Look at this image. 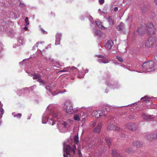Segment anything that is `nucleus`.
<instances>
[{"mask_svg":"<svg viewBox=\"0 0 157 157\" xmlns=\"http://www.w3.org/2000/svg\"><path fill=\"white\" fill-rule=\"evenodd\" d=\"M55 106L53 104H50L47 107L46 110L43 114L42 118V123L46 124L49 117L52 116L54 118L59 119L61 117V114L57 111H54L53 109Z\"/></svg>","mask_w":157,"mask_h":157,"instance_id":"nucleus-1","label":"nucleus"},{"mask_svg":"<svg viewBox=\"0 0 157 157\" xmlns=\"http://www.w3.org/2000/svg\"><path fill=\"white\" fill-rule=\"evenodd\" d=\"M63 145V157H72L75 154L76 149V145H74L71 147L69 145H67L65 149L64 143Z\"/></svg>","mask_w":157,"mask_h":157,"instance_id":"nucleus-2","label":"nucleus"},{"mask_svg":"<svg viewBox=\"0 0 157 157\" xmlns=\"http://www.w3.org/2000/svg\"><path fill=\"white\" fill-rule=\"evenodd\" d=\"M142 67L144 71L150 72L157 67V62L150 61L144 63Z\"/></svg>","mask_w":157,"mask_h":157,"instance_id":"nucleus-3","label":"nucleus"},{"mask_svg":"<svg viewBox=\"0 0 157 157\" xmlns=\"http://www.w3.org/2000/svg\"><path fill=\"white\" fill-rule=\"evenodd\" d=\"M72 121L70 119H68L67 121H58L57 123L58 128L61 132H63L66 128H68L70 126L69 123H71Z\"/></svg>","mask_w":157,"mask_h":157,"instance_id":"nucleus-4","label":"nucleus"},{"mask_svg":"<svg viewBox=\"0 0 157 157\" xmlns=\"http://www.w3.org/2000/svg\"><path fill=\"white\" fill-rule=\"evenodd\" d=\"M63 108L66 110V112L69 114H71L73 112L72 103L70 100H67L65 102Z\"/></svg>","mask_w":157,"mask_h":157,"instance_id":"nucleus-5","label":"nucleus"},{"mask_svg":"<svg viewBox=\"0 0 157 157\" xmlns=\"http://www.w3.org/2000/svg\"><path fill=\"white\" fill-rule=\"evenodd\" d=\"M146 29L148 34L150 35L155 34V29L151 22H149L147 23L146 25Z\"/></svg>","mask_w":157,"mask_h":157,"instance_id":"nucleus-6","label":"nucleus"},{"mask_svg":"<svg viewBox=\"0 0 157 157\" xmlns=\"http://www.w3.org/2000/svg\"><path fill=\"white\" fill-rule=\"evenodd\" d=\"M156 39L154 36H150L146 40L145 45L147 48L151 47L156 41Z\"/></svg>","mask_w":157,"mask_h":157,"instance_id":"nucleus-7","label":"nucleus"},{"mask_svg":"<svg viewBox=\"0 0 157 157\" xmlns=\"http://www.w3.org/2000/svg\"><path fill=\"white\" fill-rule=\"evenodd\" d=\"M25 71L28 73L29 76H31L33 75V79H37V81L43 85H44L46 83V82H45L44 80L40 78L41 77L40 75L39 74H35L33 75L32 74L28 72L26 70H25Z\"/></svg>","mask_w":157,"mask_h":157,"instance_id":"nucleus-8","label":"nucleus"},{"mask_svg":"<svg viewBox=\"0 0 157 157\" xmlns=\"http://www.w3.org/2000/svg\"><path fill=\"white\" fill-rule=\"evenodd\" d=\"M125 125L126 128L133 132L135 131L137 129V124L132 122L128 123Z\"/></svg>","mask_w":157,"mask_h":157,"instance_id":"nucleus-9","label":"nucleus"},{"mask_svg":"<svg viewBox=\"0 0 157 157\" xmlns=\"http://www.w3.org/2000/svg\"><path fill=\"white\" fill-rule=\"evenodd\" d=\"M92 116L97 118L101 116H104L105 117H106L105 114H104L103 112L101 113V112L100 110H94L92 113Z\"/></svg>","mask_w":157,"mask_h":157,"instance_id":"nucleus-10","label":"nucleus"},{"mask_svg":"<svg viewBox=\"0 0 157 157\" xmlns=\"http://www.w3.org/2000/svg\"><path fill=\"white\" fill-rule=\"evenodd\" d=\"M106 84L108 87L113 89H118L120 86V85L118 83L116 82L114 83L112 81L107 82Z\"/></svg>","mask_w":157,"mask_h":157,"instance_id":"nucleus-11","label":"nucleus"},{"mask_svg":"<svg viewBox=\"0 0 157 157\" xmlns=\"http://www.w3.org/2000/svg\"><path fill=\"white\" fill-rule=\"evenodd\" d=\"M157 137L156 133L148 134L145 136V139L150 141L154 140L156 139Z\"/></svg>","mask_w":157,"mask_h":157,"instance_id":"nucleus-12","label":"nucleus"},{"mask_svg":"<svg viewBox=\"0 0 157 157\" xmlns=\"http://www.w3.org/2000/svg\"><path fill=\"white\" fill-rule=\"evenodd\" d=\"M97 56L99 58L98 59V61L100 63H108L109 62L108 59L105 58L104 56H102L101 55H98Z\"/></svg>","mask_w":157,"mask_h":157,"instance_id":"nucleus-13","label":"nucleus"},{"mask_svg":"<svg viewBox=\"0 0 157 157\" xmlns=\"http://www.w3.org/2000/svg\"><path fill=\"white\" fill-rule=\"evenodd\" d=\"M107 130H115L116 131H118L120 130V128L114 124H110L108 126Z\"/></svg>","mask_w":157,"mask_h":157,"instance_id":"nucleus-14","label":"nucleus"},{"mask_svg":"<svg viewBox=\"0 0 157 157\" xmlns=\"http://www.w3.org/2000/svg\"><path fill=\"white\" fill-rule=\"evenodd\" d=\"M62 34L61 33H56V42L55 44L56 45H59L60 44V40H61Z\"/></svg>","mask_w":157,"mask_h":157,"instance_id":"nucleus-15","label":"nucleus"},{"mask_svg":"<svg viewBox=\"0 0 157 157\" xmlns=\"http://www.w3.org/2000/svg\"><path fill=\"white\" fill-rule=\"evenodd\" d=\"M113 45V42L111 40H108L105 45V47L107 49H110Z\"/></svg>","mask_w":157,"mask_h":157,"instance_id":"nucleus-16","label":"nucleus"},{"mask_svg":"<svg viewBox=\"0 0 157 157\" xmlns=\"http://www.w3.org/2000/svg\"><path fill=\"white\" fill-rule=\"evenodd\" d=\"M142 117L144 120L151 119H153L154 117L153 115H148L145 113H143Z\"/></svg>","mask_w":157,"mask_h":157,"instance_id":"nucleus-17","label":"nucleus"},{"mask_svg":"<svg viewBox=\"0 0 157 157\" xmlns=\"http://www.w3.org/2000/svg\"><path fill=\"white\" fill-rule=\"evenodd\" d=\"M101 126V122L99 123L97 127L94 129V132L98 133H99Z\"/></svg>","mask_w":157,"mask_h":157,"instance_id":"nucleus-18","label":"nucleus"},{"mask_svg":"<svg viewBox=\"0 0 157 157\" xmlns=\"http://www.w3.org/2000/svg\"><path fill=\"white\" fill-rule=\"evenodd\" d=\"M146 30V29H145L143 27L141 26L138 28L137 32L139 35H141L144 33Z\"/></svg>","mask_w":157,"mask_h":157,"instance_id":"nucleus-19","label":"nucleus"},{"mask_svg":"<svg viewBox=\"0 0 157 157\" xmlns=\"http://www.w3.org/2000/svg\"><path fill=\"white\" fill-rule=\"evenodd\" d=\"M71 69L73 70L74 69H76L77 71H79V70L77 68L75 67H65L64 68L63 70L60 71V72H66L68 71V69Z\"/></svg>","mask_w":157,"mask_h":157,"instance_id":"nucleus-20","label":"nucleus"},{"mask_svg":"<svg viewBox=\"0 0 157 157\" xmlns=\"http://www.w3.org/2000/svg\"><path fill=\"white\" fill-rule=\"evenodd\" d=\"M95 23L97 26L100 28L101 29H105V27L102 25L101 22L98 20H97L95 21Z\"/></svg>","mask_w":157,"mask_h":157,"instance_id":"nucleus-21","label":"nucleus"},{"mask_svg":"<svg viewBox=\"0 0 157 157\" xmlns=\"http://www.w3.org/2000/svg\"><path fill=\"white\" fill-rule=\"evenodd\" d=\"M19 44H17V46H20L22 45L24 43L25 41L24 38L22 36L20 37L17 40Z\"/></svg>","mask_w":157,"mask_h":157,"instance_id":"nucleus-22","label":"nucleus"},{"mask_svg":"<svg viewBox=\"0 0 157 157\" xmlns=\"http://www.w3.org/2000/svg\"><path fill=\"white\" fill-rule=\"evenodd\" d=\"M112 155L113 157H122V155H121L118 152L114 150H112Z\"/></svg>","mask_w":157,"mask_h":157,"instance_id":"nucleus-23","label":"nucleus"},{"mask_svg":"<svg viewBox=\"0 0 157 157\" xmlns=\"http://www.w3.org/2000/svg\"><path fill=\"white\" fill-rule=\"evenodd\" d=\"M152 98V97L151 98ZM150 99L151 98L149 97L146 96L144 97L143 98H142L141 100L142 101H143L145 102L146 103H148L149 102H150Z\"/></svg>","mask_w":157,"mask_h":157,"instance_id":"nucleus-24","label":"nucleus"},{"mask_svg":"<svg viewBox=\"0 0 157 157\" xmlns=\"http://www.w3.org/2000/svg\"><path fill=\"white\" fill-rule=\"evenodd\" d=\"M89 71V70L88 69H86V70H84L83 71V73L82 75H81L80 73H79L78 76V78H83L85 75V74L87 73Z\"/></svg>","mask_w":157,"mask_h":157,"instance_id":"nucleus-25","label":"nucleus"},{"mask_svg":"<svg viewBox=\"0 0 157 157\" xmlns=\"http://www.w3.org/2000/svg\"><path fill=\"white\" fill-rule=\"evenodd\" d=\"M142 144L140 141H136L134 142L133 145L136 147H138L142 145Z\"/></svg>","mask_w":157,"mask_h":157,"instance_id":"nucleus-26","label":"nucleus"},{"mask_svg":"<svg viewBox=\"0 0 157 157\" xmlns=\"http://www.w3.org/2000/svg\"><path fill=\"white\" fill-rule=\"evenodd\" d=\"M114 18L112 16L109 17L107 18L108 21L110 24H113L114 22Z\"/></svg>","mask_w":157,"mask_h":157,"instance_id":"nucleus-27","label":"nucleus"},{"mask_svg":"<svg viewBox=\"0 0 157 157\" xmlns=\"http://www.w3.org/2000/svg\"><path fill=\"white\" fill-rule=\"evenodd\" d=\"M93 31L95 35L96 36H100L102 35V32L100 30L94 29L93 30Z\"/></svg>","mask_w":157,"mask_h":157,"instance_id":"nucleus-28","label":"nucleus"},{"mask_svg":"<svg viewBox=\"0 0 157 157\" xmlns=\"http://www.w3.org/2000/svg\"><path fill=\"white\" fill-rule=\"evenodd\" d=\"M80 115L78 114H75L73 116V119L76 121H79L80 120Z\"/></svg>","mask_w":157,"mask_h":157,"instance_id":"nucleus-29","label":"nucleus"},{"mask_svg":"<svg viewBox=\"0 0 157 157\" xmlns=\"http://www.w3.org/2000/svg\"><path fill=\"white\" fill-rule=\"evenodd\" d=\"M147 108L148 109H154L155 108L156 106L153 103H151L150 105H149L148 104L147 105Z\"/></svg>","mask_w":157,"mask_h":157,"instance_id":"nucleus-30","label":"nucleus"},{"mask_svg":"<svg viewBox=\"0 0 157 157\" xmlns=\"http://www.w3.org/2000/svg\"><path fill=\"white\" fill-rule=\"evenodd\" d=\"M124 24L122 22H121L119 25H118L117 28V29L118 30H121L123 28V26Z\"/></svg>","mask_w":157,"mask_h":157,"instance_id":"nucleus-31","label":"nucleus"},{"mask_svg":"<svg viewBox=\"0 0 157 157\" xmlns=\"http://www.w3.org/2000/svg\"><path fill=\"white\" fill-rule=\"evenodd\" d=\"M74 141L75 143V144H78V143L79 140L78 135H77L74 137Z\"/></svg>","mask_w":157,"mask_h":157,"instance_id":"nucleus-32","label":"nucleus"},{"mask_svg":"<svg viewBox=\"0 0 157 157\" xmlns=\"http://www.w3.org/2000/svg\"><path fill=\"white\" fill-rule=\"evenodd\" d=\"M45 88L47 90H48L49 92L51 93V94H52V95H55V94H53L52 93L51 90V89L52 87L51 86H46L45 87Z\"/></svg>","mask_w":157,"mask_h":157,"instance_id":"nucleus-33","label":"nucleus"},{"mask_svg":"<svg viewBox=\"0 0 157 157\" xmlns=\"http://www.w3.org/2000/svg\"><path fill=\"white\" fill-rule=\"evenodd\" d=\"M105 141L106 143H107L108 145L109 146L110 144L111 141H110V139L109 138H106L105 139Z\"/></svg>","mask_w":157,"mask_h":157,"instance_id":"nucleus-34","label":"nucleus"},{"mask_svg":"<svg viewBox=\"0 0 157 157\" xmlns=\"http://www.w3.org/2000/svg\"><path fill=\"white\" fill-rule=\"evenodd\" d=\"M48 123L49 124H51L52 125H54L55 124V123L54 121L51 119H50L49 121H48Z\"/></svg>","mask_w":157,"mask_h":157,"instance_id":"nucleus-35","label":"nucleus"},{"mask_svg":"<svg viewBox=\"0 0 157 157\" xmlns=\"http://www.w3.org/2000/svg\"><path fill=\"white\" fill-rule=\"evenodd\" d=\"M126 152L128 153H129L132 152V149L131 147H129L127 148L125 150Z\"/></svg>","mask_w":157,"mask_h":157,"instance_id":"nucleus-36","label":"nucleus"},{"mask_svg":"<svg viewBox=\"0 0 157 157\" xmlns=\"http://www.w3.org/2000/svg\"><path fill=\"white\" fill-rule=\"evenodd\" d=\"M117 59L120 62H123V59L120 56H117Z\"/></svg>","mask_w":157,"mask_h":157,"instance_id":"nucleus-37","label":"nucleus"},{"mask_svg":"<svg viewBox=\"0 0 157 157\" xmlns=\"http://www.w3.org/2000/svg\"><path fill=\"white\" fill-rule=\"evenodd\" d=\"M110 109L109 108L108 106H105V108L104 109L103 111H106L107 112H108L109 111Z\"/></svg>","mask_w":157,"mask_h":157,"instance_id":"nucleus-38","label":"nucleus"},{"mask_svg":"<svg viewBox=\"0 0 157 157\" xmlns=\"http://www.w3.org/2000/svg\"><path fill=\"white\" fill-rule=\"evenodd\" d=\"M89 19V20H90V22H91V24L92 25H94L95 24H94V21H93V18L91 16H90Z\"/></svg>","mask_w":157,"mask_h":157,"instance_id":"nucleus-39","label":"nucleus"},{"mask_svg":"<svg viewBox=\"0 0 157 157\" xmlns=\"http://www.w3.org/2000/svg\"><path fill=\"white\" fill-rule=\"evenodd\" d=\"M7 14V16H8L9 17H10V16L13 14V12H8Z\"/></svg>","mask_w":157,"mask_h":157,"instance_id":"nucleus-40","label":"nucleus"},{"mask_svg":"<svg viewBox=\"0 0 157 157\" xmlns=\"http://www.w3.org/2000/svg\"><path fill=\"white\" fill-rule=\"evenodd\" d=\"M25 22L27 25H28L29 24V23L28 21V18L26 17L25 20Z\"/></svg>","mask_w":157,"mask_h":157,"instance_id":"nucleus-41","label":"nucleus"},{"mask_svg":"<svg viewBox=\"0 0 157 157\" xmlns=\"http://www.w3.org/2000/svg\"><path fill=\"white\" fill-rule=\"evenodd\" d=\"M16 117L20 118L21 116V114L20 113H17V114H16Z\"/></svg>","mask_w":157,"mask_h":157,"instance_id":"nucleus-42","label":"nucleus"},{"mask_svg":"<svg viewBox=\"0 0 157 157\" xmlns=\"http://www.w3.org/2000/svg\"><path fill=\"white\" fill-rule=\"evenodd\" d=\"M42 43H44V42H37L36 43V45H35V46H36V47H38V45L40 44H40H41Z\"/></svg>","mask_w":157,"mask_h":157,"instance_id":"nucleus-43","label":"nucleus"},{"mask_svg":"<svg viewBox=\"0 0 157 157\" xmlns=\"http://www.w3.org/2000/svg\"><path fill=\"white\" fill-rule=\"evenodd\" d=\"M40 29L41 30V31L43 33H44V34H47V32L45 31V30H44L43 29Z\"/></svg>","mask_w":157,"mask_h":157,"instance_id":"nucleus-44","label":"nucleus"},{"mask_svg":"<svg viewBox=\"0 0 157 157\" xmlns=\"http://www.w3.org/2000/svg\"><path fill=\"white\" fill-rule=\"evenodd\" d=\"M99 1L100 4H102L104 2V0H99Z\"/></svg>","mask_w":157,"mask_h":157,"instance_id":"nucleus-45","label":"nucleus"},{"mask_svg":"<svg viewBox=\"0 0 157 157\" xmlns=\"http://www.w3.org/2000/svg\"><path fill=\"white\" fill-rule=\"evenodd\" d=\"M132 105H137V103H135L133 104L132 103V104H130V105H127L124 106H131Z\"/></svg>","mask_w":157,"mask_h":157,"instance_id":"nucleus-46","label":"nucleus"},{"mask_svg":"<svg viewBox=\"0 0 157 157\" xmlns=\"http://www.w3.org/2000/svg\"><path fill=\"white\" fill-rule=\"evenodd\" d=\"M45 59L47 60H48V59H49V60H50L52 62L53 61V60L52 59H51L50 58H47V57H46L45 58Z\"/></svg>","mask_w":157,"mask_h":157,"instance_id":"nucleus-47","label":"nucleus"},{"mask_svg":"<svg viewBox=\"0 0 157 157\" xmlns=\"http://www.w3.org/2000/svg\"><path fill=\"white\" fill-rule=\"evenodd\" d=\"M118 10V8L117 7H115L114 8V12H117V11Z\"/></svg>","mask_w":157,"mask_h":157,"instance_id":"nucleus-48","label":"nucleus"},{"mask_svg":"<svg viewBox=\"0 0 157 157\" xmlns=\"http://www.w3.org/2000/svg\"><path fill=\"white\" fill-rule=\"evenodd\" d=\"M25 59H24V60L22 61V62H20V63H19V64H20V65H21V64H23V65L24 64V62H25Z\"/></svg>","mask_w":157,"mask_h":157,"instance_id":"nucleus-49","label":"nucleus"},{"mask_svg":"<svg viewBox=\"0 0 157 157\" xmlns=\"http://www.w3.org/2000/svg\"><path fill=\"white\" fill-rule=\"evenodd\" d=\"M2 50V45L1 43H0V53Z\"/></svg>","mask_w":157,"mask_h":157,"instance_id":"nucleus-50","label":"nucleus"},{"mask_svg":"<svg viewBox=\"0 0 157 157\" xmlns=\"http://www.w3.org/2000/svg\"><path fill=\"white\" fill-rule=\"evenodd\" d=\"M24 29L25 30V31H27L28 30V29L27 27H26V25L25 26L24 28Z\"/></svg>","mask_w":157,"mask_h":157,"instance_id":"nucleus-51","label":"nucleus"},{"mask_svg":"<svg viewBox=\"0 0 157 157\" xmlns=\"http://www.w3.org/2000/svg\"><path fill=\"white\" fill-rule=\"evenodd\" d=\"M16 114L14 113V112H13V113H12V115L14 117H16Z\"/></svg>","mask_w":157,"mask_h":157,"instance_id":"nucleus-52","label":"nucleus"},{"mask_svg":"<svg viewBox=\"0 0 157 157\" xmlns=\"http://www.w3.org/2000/svg\"><path fill=\"white\" fill-rule=\"evenodd\" d=\"M85 113H83L82 115H81L80 116H82V117H83L84 116H85Z\"/></svg>","mask_w":157,"mask_h":157,"instance_id":"nucleus-53","label":"nucleus"},{"mask_svg":"<svg viewBox=\"0 0 157 157\" xmlns=\"http://www.w3.org/2000/svg\"><path fill=\"white\" fill-rule=\"evenodd\" d=\"M78 154L79 156L80 157L81 155V153L80 151H78Z\"/></svg>","mask_w":157,"mask_h":157,"instance_id":"nucleus-54","label":"nucleus"},{"mask_svg":"<svg viewBox=\"0 0 157 157\" xmlns=\"http://www.w3.org/2000/svg\"><path fill=\"white\" fill-rule=\"evenodd\" d=\"M36 87V86L35 85H34L33 86H32L31 87H30V88H32H32H35Z\"/></svg>","mask_w":157,"mask_h":157,"instance_id":"nucleus-55","label":"nucleus"},{"mask_svg":"<svg viewBox=\"0 0 157 157\" xmlns=\"http://www.w3.org/2000/svg\"><path fill=\"white\" fill-rule=\"evenodd\" d=\"M154 2L156 3V4L157 5V0H154Z\"/></svg>","mask_w":157,"mask_h":157,"instance_id":"nucleus-56","label":"nucleus"},{"mask_svg":"<svg viewBox=\"0 0 157 157\" xmlns=\"http://www.w3.org/2000/svg\"><path fill=\"white\" fill-rule=\"evenodd\" d=\"M103 138H100V141H101H101H102V142H103Z\"/></svg>","mask_w":157,"mask_h":157,"instance_id":"nucleus-57","label":"nucleus"},{"mask_svg":"<svg viewBox=\"0 0 157 157\" xmlns=\"http://www.w3.org/2000/svg\"><path fill=\"white\" fill-rule=\"evenodd\" d=\"M107 89H106L105 91V93H107L108 92V91H107Z\"/></svg>","mask_w":157,"mask_h":157,"instance_id":"nucleus-58","label":"nucleus"},{"mask_svg":"<svg viewBox=\"0 0 157 157\" xmlns=\"http://www.w3.org/2000/svg\"><path fill=\"white\" fill-rule=\"evenodd\" d=\"M28 89V88H23V89L24 90H25V89L27 90V89Z\"/></svg>","mask_w":157,"mask_h":157,"instance_id":"nucleus-59","label":"nucleus"},{"mask_svg":"<svg viewBox=\"0 0 157 157\" xmlns=\"http://www.w3.org/2000/svg\"><path fill=\"white\" fill-rule=\"evenodd\" d=\"M17 46L16 45H15V46H14V45H13V47L14 48H15V47H16V46Z\"/></svg>","mask_w":157,"mask_h":157,"instance_id":"nucleus-60","label":"nucleus"},{"mask_svg":"<svg viewBox=\"0 0 157 157\" xmlns=\"http://www.w3.org/2000/svg\"><path fill=\"white\" fill-rule=\"evenodd\" d=\"M19 5H20V6H21V7H22L23 6L21 4V3Z\"/></svg>","mask_w":157,"mask_h":157,"instance_id":"nucleus-61","label":"nucleus"},{"mask_svg":"<svg viewBox=\"0 0 157 157\" xmlns=\"http://www.w3.org/2000/svg\"><path fill=\"white\" fill-rule=\"evenodd\" d=\"M144 71H143L142 72H141V71H140V72H144Z\"/></svg>","mask_w":157,"mask_h":157,"instance_id":"nucleus-62","label":"nucleus"},{"mask_svg":"<svg viewBox=\"0 0 157 157\" xmlns=\"http://www.w3.org/2000/svg\"><path fill=\"white\" fill-rule=\"evenodd\" d=\"M79 65H78L77 67H79Z\"/></svg>","mask_w":157,"mask_h":157,"instance_id":"nucleus-63","label":"nucleus"},{"mask_svg":"<svg viewBox=\"0 0 157 157\" xmlns=\"http://www.w3.org/2000/svg\"><path fill=\"white\" fill-rule=\"evenodd\" d=\"M102 12H103L104 13H105V12H104L102 11Z\"/></svg>","mask_w":157,"mask_h":157,"instance_id":"nucleus-64","label":"nucleus"}]
</instances>
